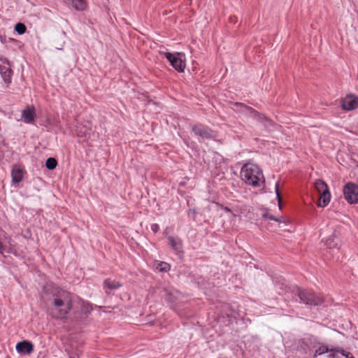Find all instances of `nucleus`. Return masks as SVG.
<instances>
[{"instance_id":"f8f14e48","label":"nucleus","mask_w":358,"mask_h":358,"mask_svg":"<svg viewBox=\"0 0 358 358\" xmlns=\"http://www.w3.org/2000/svg\"><path fill=\"white\" fill-rule=\"evenodd\" d=\"M16 350L20 353L30 354L33 351V345L29 341H22L16 345Z\"/></svg>"},{"instance_id":"393cba45","label":"nucleus","mask_w":358,"mask_h":358,"mask_svg":"<svg viewBox=\"0 0 358 358\" xmlns=\"http://www.w3.org/2000/svg\"><path fill=\"white\" fill-rule=\"evenodd\" d=\"M335 241V238H329V239L327 240V242H326V244L327 245L329 248H334V246L337 245H338V240L336 238V242L335 243L334 245H332L331 243L332 242H334Z\"/></svg>"},{"instance_id":"7ed1b4c3","label":"nucleus","mask_w":358,"mask_h":358,"mask_svg":"<svg viewBox=\"0 0 358 358\" xmlns=\"http://www.w3.org/2000/svg\"><path fill=\"white\" fill-rule=\"evenodd\" d=\"M297 295L299 297L301 301L310 306H318L320 305L324 299L322 296L316 294L315 292L310 290L297 289Z\"/></svg>"},{"instance_id":"a878e982","label":"nucleus","mask_w":358,"mask_h":358,"mask_svg":"<svg viewBox=\"0 0 358 358\" xmlns=\"http://www.w3.org/2000/svg\"><path fill=\"white\" fill-rule=\"evenodd\" d=\"M264 217L265 218H267V219L271 220H275V221H278V222H279V221H280V220H279L278 218L275 217V216H273V215H271V214H270V213H264Z\"/></svg>"},{"instance_id":"4468645a","label":"nucleus","mask_w":358,"mask_h":358,"mask_svg":"<svg viewBox=\"0 0 358 358\" xmlns=\"http://www.w3.org/2000/svg\"><path fill=\"white\" fill-rule=\"evenodd\" d=\"M315 188L321 194L329 191L327 184L322 180H317L315 182Z\"/></svg>"},{"instance_id":"ddd939ff","label":"nucleus","mask_w":358,"mask_h":358,"mask_svg":"<svg viewBox=\"0 0 358 358\" xmlns=\"http://www.w3.org/2000/svg\"><path fill=\"white\" fill-rule=\"evenodd\" d=\"M169 243L171 247L176 252H180L182 250V242L181 240L178 237L169 236Z\"/></svg>"},{"instance_id":"9d476101","label":"nucleus","mask_w":358,"mask_h":358,"mask_svg":"<svg viewBox=\"0 0 358 358\" xmlns=\"http://www.w3.org/2000/svg\"><path fill=\"white\" fill-rule=\"evenodd\" d=\"M26 171L21 165H14L11 171L12 180L14 183H19L23 180Z\"/></svg>"},{"instance_id":"1a4fd4ad","label":"nucleus","mask_w":358,"mask_h":358,"mask_svg":"<svg viewBox=\"0 0 358 358\" xmlns=\"http://www.w3.org/2000/svg\"><path fill=\"white\" fill-rule=\"evenodd\" d=\"M3 64H8L7 66L0 65V74L6 83H10L13 71L10 69V63L6 58L1 59Z\"/></svg>"},{"instance_id":"6ab92c4d","label":"nucleus","mask_w":358,"mask_h":358,"mask_svg":"<svg viewBox=\"0 0 358 358\" xmlns=\"http://www.w3.org/2000/svg\"><path fill=\"white\" fill-rule=\"evenodd\" d=\"M92 310V304L89 302H85L82 301L81 311L85 315H88Z\"/></svg>"},{"instance_id":"6e6552de","label":"nucleus","mask_w":358,"mask_h":358,"mask_svg":"<svg viewBox=\"0 0 358 358\" xmlns=\"http://www.w3.org/2000/svg\"><path fill=\"white\" fill-rule=\"evenodd\" d=\"M234 105L240 108V111L248 114L250 117L257 119V120L262 121L263 120L266 119L263 115L258 113L254 108L245 105L244 103L236 102Z\"/></svg>"},{"instance_id":"2eb2a0df","label":"nucleus","mask_w":358,"mask_h":358,"mask_svg":"<svg viewBox=\"0 0 358 358\" xmlns=\"http://www.w3.org/2000/svg\"><path fill=\"white\" fill-rule=\"evenodd\" d=\"M330 200L331 194L329 191L324 194H320L318 206L320 207H325L329 204Z\"/></svg>"},{"instance_id":"a211bd4d","label":"nucleus","mask_w":358,"mask_h":358,"mask_svg":"<svg viewBox=\"0 0 358 358\" xmlns=\"http://www.w3.org/2000/svg\"><path fill=\"white\" fill-rule=\"evenodd\" d=\"M155 267L159 271H168L170 269L169 264L164 262H157Z\"/></svg>"},{"instance_id":"aec40b11","label":"nucleus","mask_w":358,"mask_h":358,"mask_svg":"<svg viewBox=\"0 0 358 358\" xmlns=\"http://www.w3.org/2000/svg\"><path fill=\"white\" fill-rule=\"evenodd\" d=\"M329 352H335V350L334 349H329L326 345H322L315 350V356L321 355Z\"/></svg>"},{"instance_id":"b1692460","label":"nucleus","mask_w":358,"mask_h":358,"mask_svg":"<svg viewBox=\"0 0 358 358\" xmlns=\"http://www.w3.org/2000/svg\"><path fill=\"white\" fill-rule=\"evenodd\" d=\"M275 193H276V196L278 198L279 208H281L282 198H281L280 193L279 191V182H277L275 184Z\"/></svg>"},{"instance_id":"5701e85b","label":"nucleus","mask_w":358,"mask_h":358,"mask_svg":"<svg viewBox=\"0 0 358 358\" xmlns=\"http://www.w3.org/2000/svg\"><path fill=\"white\" fill-rule=\"evenodd\" d=\"M15 31L18 34H22L25 33V31L27 30V28H26V26L24 24H22V23H17L15 25Z\"/></svg>"},{"instance_id":"dca6fc26","label":"nucleus","mask_w":358,"mask_h":358,"mask_svg":"<svg viewBox=\"0 0 358 358\" xmlns=\"http://www.w3.org/2000/svg\"><path fill=\"white\" fill-rule=\"evenodd\" d=\"M122 287V284L119 281L111 279H107L104 281V287L109 289H116Z\"/></svg>"},{"instance_id":"20e7f679","label":"nucleus","mask_w":358,"mask_h":358,"mask_svg":"<svg viewBox=\"0 0 358 358\" xmlns=\"http://www.w3.org/2000/svg\"><path fill=\"white\" fill-rule=\"evenodd\" d=\"M165 57L171 63V66L178 72H183L185 71V55L182 52H176L172 54L171 52H166Z\"/></svg>"},{"instance_id":"412c9836","label":"nucleus","mask_w":358,"mask_h":358,"mask_svg":"<svg viewBox=\"0 0 358 358\" xmlns=\"http://www.w3.org/2000/svg\"><path fill=\"white\" fill-rule=\"evenodd\" d=\"M57 165V160L53 157H50L46 160L45 166L49 170H53Z\"/></svg>"},{"instance_id":"bb28decb","label":"nucleus","mask_w":358,"mask_h":358,"mask_svg":"<svg viewBox=\"0 0 358 358\" xmlns=\"http://www.w3.org/2000/svg\"><path fill=\"white\" fill-rule=\"evenodd\" d=\"M151 230L154 233H157L159 230V227L157 224L155 223L151 225Z\"/></svg>"},{"instance_id":"f3484780","label":"nucleus","mask_w":358,"mask_h":358,"mask_svg":"<svg viewBox=\"0 0 358 358\" xmlns=\"http://www.w3.org/2000/svg\"><path fill=\"white\" fill-rule=\"evenodd\" d=\"M72 4L76 10H83L86 3L85 0H72Z\"/></svg>"},{"instance_id":"423d86ee","label":"nucleus","mask_w":358,"mask_h":358,"mask_svg":"<svg viewBox=\"0 0 358 358\" xmlns=\"http://www.w3.org/2000/svg\"><path fill=\"white\" fill-rule=\"evenodd\" d=\"M192 131L196 136L201 137L202 139H214L217 137V134L215 131L202 124L194 125Z\"/></svg>"},{"instance_id":"f03ea898","label":"nucleus","mask_w":358,"mask_h":358,"mask_svg":"<svg viewBox=\"0 0 358 358\" xmlns=\"http://www.w3.org/2000/svg\"><path fill=\"white\" fill-rule=\"evenodd\" d=\"M241 178L248 185L253 187H260L264 182L262 171L255 164L246 163L241 169Z\"/></svg>"},{"instance_id":"9b49d317","label":"nucleus","mask_w":358,"mask_h":358,"mask_svg":"<svg viewBox=\"0 0 358 358\" xmlns=\"http://www.w3.org/2000/svg\"><path fill=\"white\" fill-rule=\"evenodd\" d=\"M22 117L25 123L30 124L34 121L36 117L35 109L34 107L27 106L22 113Z\"/></svg>"},{"instance_id":"c85d7f7f","label":"nucleus","mask_w":358,"mask_h":358,"mask_svg":"<svg viewBox=\"0 0 358 358\" xmlns=\"http://www.w3.org/2000/svg\"><path fill=\"white\" fill-rule=\"evenodd\" d=\"M224 210L226 211V212H231V209L228 207H224Z\"/></svg>"},{"instance_id":"f257e3e1","label":"nucleus","mask_w":358,"mask_h":358,"mask_svg":"<svg viewBox=\"0 0 358 358\" xmlns=\"http://www.w3.org/2000/svg\"><path fill=\"white\" fill-rule=\"evenodd\" d=\"M52 307L50 308V314L57 319H63L66 317L73 308L72 295L70 292L57 288L53 294Z\"/></svg>"},{"instance_id":"cd10ccee","label":"nucleus","mask_w":358,"mask_h":358,"mask_svg":"<svg viewBox=\"0 0 358 358\" xmlns=\"http://www.w3.org/2000/svg\"><path fill=\"white\" fill-rule=\"evenodd\" d=\"M333 353H331L328 355L329 358H338V357L334 353L335 352H332Z\"/></svg>"},{"instance_id":"4be33fe9","label":"nucleus","mask_w":358,"mask_h":358,"mask_svg":"<svg viewBox=\"0 0 358 358\" xmlns=\"http://www.w3.org/2000/svg\"><path fill=\"white\" fill-rule=\"evenodd\" d=\"M334 350L336 353H340L342 356L345 357V358H355L351 352H347L342 348H334Z\"/></svg>"},{"instance_id":"0eeeda50","label":"nucleus","mask_w":358,"mask_h":358,"mask_svg":"<svg viewBox=\"0 0 358 358\" xmlns=\"http://www.w3.org/2000/svg\"><path fill=\"white\" fill-rule=\"evenodd\" d=\"M341 107L345 110H352L358 107V96L348 94L341 100Z\"/></svg>"},{"instance_id":"39448f33","label":"nucleus","mask_w":358,"mask_h":358,"mask_svg":"<svg viewBox=\"0 0 358 358\" xmlns=\"http://www.w3.org/2000/svg\"><path fill=\"white\" fill-rule=\"evenodd\" d=\"M343 195L345 200L350 203H358V185L353 182H348L343 187Z\"/></svg>"}]
</instances>
